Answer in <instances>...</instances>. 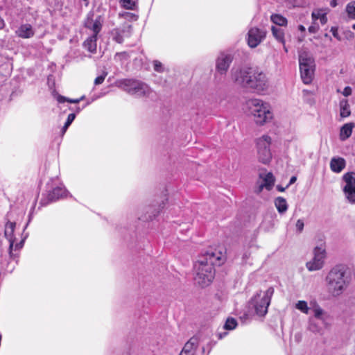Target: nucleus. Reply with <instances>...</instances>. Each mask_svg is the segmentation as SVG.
Masks as SVG:
<instances>
[{
  "label": "nucleus",
  "mask_w": 355,
  "mask_h": 355,
  "mask_svg": "<svg viewBox=\"0 0 355 355\" xmlns=\"http://www.w3.org/2000/svg\"><path fill=\"white\" fill-rule=\"evenodd\" d=\"M24 241L22 240L19 243H17L15 245L14 244L15 250H20L21 248H22V247L24 245Z\"/></svg>",
  "instance_id": "obj_43"
},
{
  "label": "nucleus",
  "mask_w": 355,
  "mask_h": 355,
  "mask_svg": "<svg viewBox=\"0 0 355 355\" xmlns=\"http://www.w3.org/2000/svg\"><path fill=\"white\" fill-rule=\"evenodd\" d=\"M277 190H278L279 191L283 192V191H285V189H286V187H282V186H280V185H277Z\"/></svg>",
  "instance_id": "obj_49"
},
{
  "label": "nucleus",
  "mask_w": 355,
  "mask_h": 355,
  "mask_svg": "<svg viewBox=\"0 0 355 355\" xmlns=\"http://www.w3.org/2000/svg\"><path fill=\"white\" fill-rule=\"evenodd\" d=\"M115 85L130 95L137 98H147L153 92L151 88L145 83L133 78L120 79Z\"/></svg>",
  "instance_id": "obj_4"
},
{
  "label": "nucleus",
  "mask_w": 355,
  "mask_h": 355,
  "mask_svg": "<svg viewBox=\"0 0 355 355\" xmlns=\"http://www.w3.org/2000/svg\"><path fill=\"white\" fill-rule=\"evenodd\" d=\"M322 13H320V12H312V18L313 19V21H315L317 19H320V15H322Z\"/></svg>",
  "instance_id": "obj_42"
},
{
  "label": "nucleus",
  "mask_w": 355,
  "mask_h": 355,
  "mask_svg": "<svg viewBox=\"0 0 355 355\" xmlns=\"http://www.w3.org/2000/svg\"><path fill=\"white\" fill-rule=\"evenodd\" d=\"M225 256L218 250H209L201 255L195 263V282L202 287L207 286L214 278V266H220L225 261Z\"/></svg>",
  "instance_id": "obj_1"
},
{
  "label": "nucleus",
  "mask_w": 355,
  "mask_h": 355,
  "mask_svg": "<svg viewBox=\"0 0 355 355\" xmlns=\"http://www.w3.org/2000/svg\"><path fill=\"white\" fill-rule=\"evenodd\" d=\"M346 162L342 157H334L330 162V168L333 172L340 173L345 167Z\"/></svg>",
  "instance_id": "obj_17"
},
{
  "label": "nucleus",
  "mask_w": 355,
  "mask_h": 355,
  "mask_svg": "<svg viewBox=\"0 0 355 355\" xmlns=\"http://www.w3.org/2000/svg\"><path fill=\"white\" fill-rule=\"evenodd\" d=\"M265 188V185L261 182L256 189V193H259L262 191L263 189Z\"/></svg>",
  "instance_id": "obj_46"
},
{
  "label": "nucleus",
  "mask_w": 355,
  "mask_h": 355,
  "mask_svg": "<svg viewBox=\"0 0 355 355\" xmlns=\"http://www.w3.org/2000/svg\"><path fill=\"white\" fill-rule=\"evenodd\" d=\"M274 288L269 287L266 291H258L251 299L250 304L254 309L256 313L259 316L265 315L270 304Z\"/></svg>",
  "instance_id": "obj_6"
},
{
  "label": "nucleus",
  "mask_w": 355,
  "mask_h": 355,
  "mask_svg": "<svg viewBox=\"0 0 355 355\" xmlns=\"http://www.w3.org/2000/svg\"><path fill=\"white\" fill-rule=\"evenodd\" d=\"M117 58H119V59H128L129 58V55L127 52L123 51L116 53L114 58L116 59Z\"/></svg>",
  "instance_id": "obj_36"
},
{
  "label": "nucleus",
  "mask_w": 355,
  "mask_h": 355,
  "mask_svg": "<svg viewBox=\"0 0 355 355\" xmlns=\"http://www.w3.org/2000/svg\"><path fill=\"white\" fill-rule=\"evenodd\" d=\"M300 76L303 83L310 84L313 78L315 71V61L313 58L306 52H302L299 55Z\"/></svg>",
  "instance_id": "obj_7"
},
{
  "label": "nucleus",
  "mask_w": 355,
  "mask_h": 355,
  "mask_svg": "<svg viewBox=\"0 0 355 355\" xmlns=\"http://www.w3.org/2000/svg\"><path fill=\"white\" fill-rule=\"evenodd\" d=\"M295 308L300 310L303 313L308 314L309 308L308 306L307 302L304 300H300L295 304Z\"/></svg>",
  "instance_id": "obj_29"
},
{
  "label": "nucleus",
  "mask_w": 355,
  "mask_h": 355,
  "mask_svg": "<svg viewBox=\"0 0 355 355\" xmlns=\"http://www.w3.org/2000/svg\"><path fill=\"white\" fill-rule=\"evenodd\" d=\"M342 93L345 96H349L352 94V88L349 86H347L344 88Z\"/></svg>",
  "instance_id": "obj_39"
},
{
  "label": "nucleus",
  "mask_w": 355,
  "mask_h": 355,
  "mask_svg": "<svg viewBox=\"0 0 355 355\" xmlns=\"http://www.w3.org/2000/svg\"><path fill=\"white\" fill-rule=\"evenodd\" d=\"M5 21L0 16V30L3 29L5 27Z\"/></svg>",
  "instance_id": "obj_48"
},
{
  "label": "nucleus",
  "mask_w": 355,
  "mask_h": 355,
  "mask_svg": "<svg viewBox=\"0 0 355 355\" xmlns=\"http://www.w3.org/2000/svg\"><path fill=\"white\" fill-rule=\"evenodd\" d=\"M259 178L262 179V183L265 185V188L270 191L272 189L274 183H275V178L272 173H268L266 175L260 174Z\"/></svg>",
  "instance_id": "obj_19"
},
{
  "label": "nucleus",
  "mask_w": 355,
  "mask_h": 355,
  "mask_svg": "<svg viewBox=\"0 0 355 355\" xmlns=\"http://www.w3.org/2000/svg\"><path fill=\"white\" fill-rule=\"evenodd\" d=\"M308 329L313 333H317L320 331V327L312 319H309Z\"/></svg>",
  "instance_id": "obj_33"
},
{
  "label": "nucleus",
  "mask_w": 355,
  "mask_h": 355,
  "mask_svg": "<svg viewBox=\"0 0 355 355\" xmlns=\"http://www.w3.org/2000/svg\"><path fill=\"white\" fill-rule=\"evenodd\" d=\"M237 326V321L233 318H229L227 319L225 324L224 329L227 330H233Z\"/></svg>",
  "instance_id": "obj_30"
},
{
  "label": "nucleus",
  "mask_w": 355,
  "mask_h": 355,
  "mask_svg": "<svg viewBox=\"0 0 355 355\" xmlns=\"http://www.w3.org/2000/svg\"><path fill=\"white\" fill-rule=\"evenodd\" d=\"M326 281L329 292L333 296L337 297L348 287L350 277L346 275L344 266H336L329 272Z\"/></svg>",
  "instance_id": "obj_3"
},
{
  "label": "nucleus",
  "mask_w": 355,
  "mask_h": 355,
  "mask_svg": "<svg viewBox=\"0 0 355 355\" xmlns=\"http://www.w3.org/2000/svg\"><path fill=\"white\" fill-rule=\"evenodd\" d=\"M86 27L91 29L93 31V34L92 35H96L101 31L102 28V24L98 19H96L94 22H87L86 24Z\"/></svg>",
  "instance_id": "obj_24"
},
{
  "label": "nucleus",
  "mask_w": 355,
  "mask_h": 355,
  "mask_svg": "<svg viewBox=\"0 0 355 355\" xmlns=\"http://www.w3.org/2000/svg\"><path fill=\"white\" fill-rule=\"evenodd\" d=\"M272 33L274 37L279 42L285 44V40H284V32L283 29L280 28H277L276 26H272L271 28Z\"/></svg>",
  "instance_id": "obj_23"
},
{
  "label": "nucleus",
  "mask_w": 355,
  "mask_h": 355,
  "mask_svg": "<svg viewBox=\"0 0 355 355\" xmlns=\"http://www.w3.org/2000/svg\"><path fill=\"white\" fill-rule=\"evenodd\" d=\"M84 1H87V0H83Z\"/></svg>",
  "instance_id": "obj_57"
},
{
  "label": "nucleus",
  "mask_w": 355,
  "mask_h": 355,
  "mask_svg": "<svg viewBox=\"0 0 355 355\" xmlns=\"http://www.w3.org/2000/svg\"><path fill=\"white\" fill-rule=\"evenodd\" d=\"M97 37L91 35L83 43L84 47L91 53H95L96 51Z\"/></svg>",
  "instance_id": "obj_20"
},
{
  "label": "nucleus",
  "mask_w": 355,
  "mask_h": 355,
  "mask_svg": "<svg viewBox=\"0 0 355 355\" xmlns=\"http://www.w3.org/2000/svg\"><path fill=\"white\" fill-rule=\"evenodd\" d=\"M155 216H156V214H153V216L150 215L148 218H146V219L152 220L153 218H154Z\"/></svg>",
  "instance_id": "obj_52"
},
{
  "label": "nucleus",
  "mask_w": 355,
  "mask_h": 355,
  "mask_svg": "<svg viewBox=\"0 0 355 355\" xmlns=\"http://www.w3.org/2000/svg\"><path fill=\"white\" fill-rule=\"evenodd\" d=\"M198 345V338L196 337H192L187 343H185L183 349L181 351V353L193 354V355H194Z\"/></svg>",
  "instance_id": "obj_18"
},
{
  "label": "nucleus",
  "mask_w": 355,
  "mask_h": 355,
  "mask_svg": "<svg viewBox=\"0 0 355 355\" xmlns=\"http://www.w3.org/2000/svg\"><path fill=\"white\" fill-rule=\"evenodd\" d=\"M304 221L301 219L297 220L296 223V229L299 232H301L304 229Z\"/></svg>",
  "instance_id": "obj_38"
},
{
  "label": "nucleus",
  "mask_w": 355,
  "mask_h": 355,
  "mask_svg": "<svg viewBox=\"0 0 355 355\" xmlns=\"http://www.w3.org/2000/svg\"><path fill=\"white\" fill-rule=\"evenodd\" d=\"M353 125L352 123L345 124L340 129V139L344 141L349 138L352 133Z\"/></svg>",
  "instance_id": "obj_22"
},
{
  "label": "nucleus",
  "mask_w": 355,
  "mask_h": 355,
  "mask_svg": "<svg viewBox=\"0 0 355 355\" xmlns=\"http://www.w3.org/2000/svg\"><path fill=\"white\" fill-rule=\"evenodd\" d=\"M137 0H120V3L123 8L127 10H136Z\"/></svg>",
  "instance_id": "obj_26"
},
{
  "label": "nucleus",
  "mask_w": 355,
  "mask_h": 355,
  "mask_svg": "<svg viewBox=\"0 0 355 355\" xmlns=\"http://www.w3.org/2000/svg\"><path fill=\"white\" fill-rule=\"evenodd\" d=\"M106 75H107V73H105L103 75L96 77L94 80V84L100 85V84L103 83V82L104 81V80L105 78Z\"/></svg>",
  "instance_id": "obj_37"
},
{
  "label": "nucleus",
  "mask_w": 355,
  "mask_h": 355,
  "mask_svg": "<svg viewBox=\"0 0 355 355\" xmlns=\"http://www.w3.org/2000/svg\"><path fill=\"white\" fill-rule=\"evenodd\" d=\"M272 139L267 135H262L256 139L257 154L259 162L268 164L272 160L270 145Z\"/></svg>",
  "instance_id": "obj_8"
},
{
  "label": "nucleus",
  "mask_w": 355,
  "mask_h": 355,
  "mask_svg": "<svg viewBox=\"0 0 355 355\" xmlns=\"http://www.w3.org/2000/svg\"><path fill=\"white\" fill-rule=\"evenodd\" d=\"M15 34L21 38H31L34 34L35 31L32 26L29 24H21L15 31Z\"/></svg>",
  "instance_id": "obj_15"
},
{
  "label": "nucleus",
  "mask_w": 355,
  "mask_h": 355,
  "mask_svg": "<svg viewBox=\"0 0 355 355\" xmlns=\"http://www.w3.org/2000/svg\"><path fill=\"white\" fill-rule=\"evenodd\" d=\"M75 118H76V114L73 113L69 114L68 115L67 121L65 122V123L62 129V134H64L67 131V128L71 124V123L73 121Z\"/></svg>",
  "instance_id": "obj_32"
},
{
  "label": "nucleus",
  "mask_w": 355,
  "mask_h": 355,
  "mask_svg": "<svg viewBox=\"0 0 355 355\" xmlns=\"http://www.w3.org/2000/svg\"><path fill=\"white\" fill-rule=\"evenodd\" d=\"M250 114L254 117L257 125H263L272 118L270 106L260 99H250L247 103Z\"/></svg>",
  "instance_id": "obj_5"
},
{
  "label": "nucleus",
  "mask_w": 355,
  "mask_h": 355,
  "mask_svg": "<svg viewBox=\"0 0 355 355\" xmlns=\"http://www.w3.org/2000/svg\"><path fill=\"white\" fill-rule=\"evenodd\" d=\"M345 182L343 187V192L346 198L351 203H355V173L348 172L343 176Z\"/></svg>",
  "instance_id": "obj_10"
},
{
  "label": "nucleus",
  "mask_w": 355,
  "mask_h": 355,
  "mask_svg": "<svg viewBox=\"0 0 355 355\" xmlns=\"http://www.w3.org/2000/svg\"><path fill=\"white\" fill-rule=\"evenodd\" d=\"M270 20L276 25L279 26H286L288 21L286 17L279 14H272L270 16Z\"/></svg>",
  "instance_id": "obj_25"
},
{
  "label": "nucleus",
  "mask_w": 355,
  "mask_h": 355,
  "mask_svg": "<svg viewBox=\"0 0 355 355\" xmlns=\"http://www.w3.org/2000/svg\"><path fill=\"white\" fill-rule=\"evenodd\" d=\"M284 50H285L286 51H287V49H286L285 46H284Z\"/></svg>",
  "instance_id": "obj_55"
},
{
  "label": "nucleus",
  "mask_w": 355,
  "mask_h": 355,
  "mask_svg": "<svg viewBox=\"0 0 355 355\" xmlns=\"http://www.w3.org/2000/svg\"><path fill=\"white\" fill-rule=\"evenodd\" d=\"M275 205L279 213L283 214L288 209V204L285 198L278 197L275 200Z\"/></svg>",
  "instance_id": "obj_21"
},
{
  "label": "nucleus",
  "mask_w": 355,
  "mask_h": 355,
  "mask_svg": "<svg viewBox=\"0 0 355 355\" xmlns=\"http://www.w3.org/2000/svg\"><path fill=\"white\" fill-rule=\"evenodd\" d=\"M132 34V26L124 24L114 28L111 31L112 40L119 44L123 42L125 37H130Z\"/></svg>",
  "instance_id": "obj_12"
},
{
  "label": "nucleus",
  "mask_w": 355,
  "mask_h": 355,
  "mask_svg": "<svg viewBox=\"0 0 355 355\" xmlns=\"http://www.w3.org/2000/svg\"><path fill=\"white\" fill-rule=\"evenodd\" d=\"M153 68L155 71L159 73H162L164 71V68L162 62L158 60L153 61Z\"/></svg>",
  "instance_id": "obj_34"
},
{
  "label": "nucleus",
  "mask_w": 355,
  "mask_h": 355,
  "mask_svg": "<svg viewBox=\"0 0 355 355\" xmlns=\"http://www.w3.org/2000/svg\"><path fill=\"white\" fill-rule=\"evenodd\" d=\"M266 32L257 27L252 28L248 33V44L250 47H257L266 37Z\"/></svg>",
  "instance_id": "obj_11"
},
{
  "label": "nucleus",
  "mask_w": 355,
  "mask_h": 355,
  "mask_svg": "<svg viewBox=\"0 0 355 355\" xmlns=\"http://www.w3.org/2000/svg\"><path fill=\"white\" fill-rule=\"evenodd\" d=\"M158 210H160V208H158ZM159 212V211H157L156 214Z\"/></svg>",
  "instance_id": "obj_56"
},
{
  "label": "nucleus",
  "mask_w": 355,
  "mask_h": 355,
  "mask_svg": "<svg viewBox=\"0 0 355 355\" xmlns=\"http://www.w3.org/2000/svg\"><path fill=\"white\" fill-rule=\"evenodd\" d=\"M15 228V223L8 221L5 225L4 236L9 242V255L10 258L14 257L12 252L15 238L14 236V231Z\"/></svg>",
  "instance_id": "obj_13"
},
{
  "label": "nucleus",
  "mask_w": 355,
  "mask_h": 355,
  "mask_svg": "<svg viewBox=\"0 0 355 355\" xmlns=\"http://www.w3.org/2000/svg\"><path fill=\"white\" fill-rule=\"evenodd\" d=\"M326 257L325 248L322 246H317L313 249V257L308 261L306 264L307 269L309 271H315L320 270L324 263Z\"/></svg>",
  "instance_id": "obj_9"
},
{
  "label": "nucleus",
  "mask_w": 355,
  "mask_h": 355,
  "mask_svg": "<svg viewBox=\"0 0 355 355\" xmlns=\"http://www.w3.org/2000/svg\"><path fill=\"white\" fill-rule=\"evenodd\" d=\"M126 15H131V16L135 17V18H137V16L135 15H134V14H132V13H130V12H127Z\"/></svg>",
  "instance_id": "obj_53"
},
{
  "label": "nucleus",
  "mask_w": 355,
  "mask_h": 355,
  "mask_svg": "<svg viewBox=\"0 0 355 355\" xmlns=\"http://www.w3.org/2000/svg\"><path fill=\"white\" fill-rule=\"evenodd\" d=\"M320 21L322 24H325L327 21V17L326 14H322L320 17Z\"/></svg>",
  "instance_id": "obj_41"
},
{
  "label": "nucleus",
  "mask_w": 355,
  "mask_h": 355,
  "mask_svg": "<svg viewBox=\"0 0 355 355\" xmlns=\"http://www.w3.org/2000/svg\"><path fill=\"white\" fill-rule=\"evenodd\" d=\"M232 60L231 55L221 53L216 60V71L220 74H225L228 70Z\"/></svg>",
  "instance_id": "obj_14"
},
{
  "label": "nucleus",
  "mask_w": 355,
  "mask_h": 355,
  "mask_svg": "<svg viewBox=\"0 0 355 355\" xmlns=\"http://www.w3.org/2000/svg\"><path fill=\"white\" fill-rule=\"evenodd\" d=\"M298 30L301 32H304L306 31L305 27L303 25H299Z\"/></svg>",
  "instance_id": "obj_51"
},
{
  "label": "nucleus",
  "mask_w": 355,
  "mask_h": 355,
  "mask_svg": "<svg viewBox=\"0 0 355 355\" xmlns=\"http://www.w3.org/2000/svg\"><path fill=\"white\" fill-rule=\"evenodd\" d=\"M265 188V185L261 182L256 189V193H259L262 191L263 189Z\"/></svg>",
  "instance_id": "obj_47"
},
{
  "label": "nucleus",
  "mask_w": 355,
  "mask_h": 355,
  "mask_svg": "<svg viewBox=\"0 0 355 355\" xmlns=\"http://www.w3.org/2000/svg\"><path fill=\"white\" fill-rule=\"evenodd\" d=\"M297 180V178L295 176H292L290 179L289 183L286 185V188H288L290 185L294 184Z\"/></svg>",
  "instance_id": "obj_45"
},
{
  "label": "nucleus",
  "mask_w": 355,
  "mask_h": 355,
  "mask_svg": "<svg viewBox=\"0 0 355 355\" xmlns=\"http://www.w3.org/2000/svg\"><path fill=\"white\" fill-rule=\"evenodd\" d=\"M313 313H314L315 318H316L318 319H320V320L322 319V315L323 314V310L319 306H316L313 309Z\"/></svg>",
  "instance_id": "obj_35"
},
{
  "label": "nucleus",
  "mask_w": 355,
  "mask_h": 355,
  "mask_svg": "<svg viewBox=\"0 0 355 355\" xmlns=\"http://www.w3.org/2000/svg\"><path fill=\"white\" fill-rule=\"evenodd\" d=\"M318 26L313 24L309 27V31L311 33H315L318 31Z\"/></svg>",
  "instance_id": "obj_40"
},
{
  "label": "nucleus",
  "mask_w": 355,
  "mask_h": 355,
  "mask_svg": "<svg viewBox=\"0 0 355 355\" xmlns=\"http://www.w3.org/2000/svg\"><path fill=\"white\" fill-rule=\"evenodd\" d=\"M346 12L349 18L355 19V1H351L347 4Z\"/></svg>",
  "instance_id": "obj_28"
},
{
  "label": "nucleus",
  "mask_w": 355,
  "mask_h": 355,
  "mask_svg": "<svg viewBox=\"0 0 355 355\" xmlns=\"http://www.w3.org/2000/svg\"><path fill=\"white\" fill-rule=\"evenodd\" d=\"M85 98L84 96H83L82 97H80V98H77V99H71V98H67L64 96H58V101L60 103H64V102H69V103H79L81 100H83V98Z\"/></svg>",
  "instance_id": "obj_31"
},
{
  "label": "nucleus",
  "mask_w": 355,
  "mask_h": 355,
  "mask_svg": "<svg viewBox=\"0 0 355 355\" xmlns=\"http://www.w3.org/2000/svg\"><path fill=\"white\" fill-rule=\"evenodd\" d=\"M340 116L342 117H347L350 115L349 105L347 100L340 101Z\"/></svg>",
  "instance_id": "obj_27"
},
{
  "label": "nucleus",
  "mask_w": 355,
  "mask_h": 355,
  "mask_svg": "<svg viewBox=\"0 0 355 355\" xmlns=\"http://www.w3.org/2000/svg\"><path fill=\"white\" fill-rule=\"evenodd\" d=\"M67 195V191L62 185H60L49 191L48 194V198L50 202H53L59 200L60 198L66 197Z\"/></svg>",
  "instance_id": "obj_16"
},
{
  "label": "nucleus",
  "mask_w": 355,
  "mask_h": 355,
  "mask_svg": "<svg viewBox=\"0 0 355 355\" xmlns=\"http://www.w3.org/2000/svg\"><path fill=\"white\" fill-rule=\"evenodd\" d=\"M331 32L332 33V35L334 37L338 39V28L336 27H331Z\"/></svg>",
  "instance_id": "obj_44"
},
{
  "label": "nucleus",
  "mask_w": 355,
  "mask_h": 355,
  "mask_svg": "<svg viewBox=\"0 0 355 355\" xmlns=\"http://www.w3.org/2000/svg\"><path fill=\"white\" fill-rule=\"evenodd\" d=\"M352 29L355 30V24L352 25Z\"/></svg>",
  "instance_id": "obj_54"
},
{
  "label": "nucleus",
  "mask_w": 355,
  "mask_h": 355,
  "mask_svg": "<svg viewBox=\"0 0 355 355\" xmlns=\"http://www.w3.org/2000/svg\"><path fill=\"white\" fill-rule=\"evenodd\" d=\"M232 78L236 84L246 88L255 89L257 92L266 90L268 80L266 75L259 69L251 68H236L231 70Z\"/></svg>",
  "instance_id": "obj_2"
},
{
  "label": "nucleus",
  "mask_w": 355,
  "mask_h": 355,
  "mask_svg": "<svg viewBox=\"0 0 355 355\" xmlns=\"http://www.w3.org/2000/svg\"><path fill=\"white\" fill-rule=\"evenodd\" d=\"M330 6L333 8L336 7L337 6L336 0H331L330 2Z\"/></svg>",
  "instance_id": "obj_50"
}]
</instances>
